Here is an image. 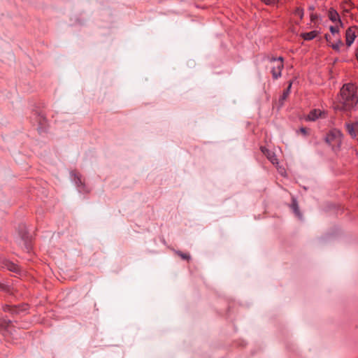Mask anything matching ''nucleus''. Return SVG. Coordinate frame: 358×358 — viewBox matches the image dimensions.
Segmentation results:
<instances>
[{
	"instance_id": "1",
	"label": "nucleus",
	"mask_w": 358,
	"mask_h": 358,
	"mask_svg": "<svg viewBox=\"0 0 358 358\" xmlns=\"http://www.w3.org/2000/svg\"><path fill=\"white\" fill-rule=\"evenodd\" d=\"M355 92L356 87L354 85L350 83L344 85L341 90L338 101L335 103V109L346 112L352 110L358 102Z\"/></svg>"
},
{
	"instance_id": "15",
	"label": "nucleus",
	"mask_w": 358,
	"mask_h": 358,
	"mask_svg": "<svg viewBox=\"0 0 358 358\" xmlns=\"http://www.w3.org/2000/svg\"><path fill=\"white\" fill-rule=\"evenodd\" d=\"M4 310L6 312H11L12 313H17L18 312V309L16 307H11L10 306H5Z\"/></svg>"
},
{
	"instance_id": "5",
	"label": "nucleus",
	"mask_w": 358,
	"mask_h": 358,
	"mask_svg": "<svg viewBox=\"0 0 358 358\" xmlns=\"http://www.w3.org/2000/svg\"><path fill=\"white\" fill-rule=\"evenodd\" d=\"M357 29L355 27H350L347 29L345 33L346 45L350 46L355 41L357 36Z\"/></svg>"
},
{
	"instance_id": "14",
	"label": "nucleus",
	"mask_w": 358,
	"mask_h": 358,
	"mask_svg": "<svg viewBox=\"0 0 358 358\" xmlns=\"http://www.w3.org/2000/svg\"><path fill=\"white\" fill-rule=\"evenodd\" d=\"M340 24L336 23L335 26L330 27V31L331 32L333 36L336 37L339 32Z\"/></svg>"
},
{
	"instance_id": "3",
	"label": "nucleus",
	"mask_w": 358,
	"mask_h": 358,
	"mask_svg": "<svg viewBox=\"0 0 358 358\" xmlns=\"http://www.w3.org/2000/svg\"><path fill=\"white\" fill-rule=\"evenodd\" d=\"M272 62L273 66H272L271 73L273 77L277 79L281 76V71L283 68L282 58L273 59Z\"/></svg>"
},
{
	"instance_id": "23",
	"label": "nucleus",
	"mask_w": 358,
	"mask_h": 358,
	"mask_svg": "<svg viewBox=\"0 0 358 358\" xmlns=\"http://www.w3.org/2000/svg\"><path fill=\"white\" fill-rule=\"evenodd\" d=\"M315 15H311V20H312V21H314V20H315Z\"/></svg>"
},
{
	"instance_id": "10",
	"label": "nucleus",
	"mask_w": 358,
	"mask_h": 358,
	"mask_svg": "<svg viewBox=\"0 0 358 358\" xmlns=\"http://www.w3.org/2000/svg\"><path fill=\"white\" fill-rule=\"evenodd\" d=\"M261 149L262 152L268 157V159H269L273 164H275L277 159L275 158L273 154L266 148L262 147Z\"/></svg>"
},
{
	"instance_id": "24",
	"label": "nucleus",
	"mask_w": 358,
	"mask_h": 358,
	"mask_svg": "<svg viewBox=\"0 0 358 358\" xmlns=\"http://www.w3.org/2000/svg\"><path fill=\"white\" fill-rule=\"evenodd\" d=\"M0 289H4L3 285H2L1 283H0Z\"/></svg>"
},
{
	"instance_id": "11",
	"label": "nucleus",
	"mask_w": 358,
	"mask_h": 358,
	"mask_svg": "<svg viewBox=\"0 0 358 358\" xmlns=\"http://www.w3.org/2000/svg\"><path fill=\"white\" fill-rule=\"evenodd\" d=\"M291 87H292V83H289L287 90H285L282 94V95L281 96V97L280 98V100L279 101L280 102V104L282 105L283 103V101L287 98V96H289V92H290V89H291Z\"/></svg>"
},
{
	"instance_id": "8",
	"label": "nucleus",
	"mask_w": 358,
	"mask_h": 358,
	"mask_svg": "<svg viewBox=\"0 0 358 358\" xmlns=\"http://www.w3.org/2000/svg\"><path fill=\"white\" fill-rule=\"evenodd\" d=\"M3 264L4 266L10 271L17 273L20 271L18 266L11 262L5 261Z\"/></svg>"
},
{
	"instance_id": "22",
	"label": "nucleus",
	"mask_w": 358,
	"mask_h": 358,
	"mask_svg": "<svg viewBox=\"0 0 358 358\" xmlns=\"http://www.w3.org/2000/svg\"><path fill=\"white\" fill-rule=\"evenodd\" d=\"M325 38H326L327 41L328 43H331V40H332L331 36L330 35H328V34H326V35H325Z\"/></svg>"
},
{
	"instance_id": "4",
	"label": "nucleus",
	"mask_w": 358,
	"mask_h": 358,
	"mask_svg": "<svg viewBox=\"0 0 358 358\" xmlns=\"http://www.w3.org/2000/svg\"><path fill=\"white\" fill-rule=\"evenodd\" d=\"M345 127L352 138H355L358 136V121L346 122Z\"/></svg>"
},
{
	"instance_id": "12",
	"label": "nucleus",
	"mask_w": 358,
	"mask_h": 358,
	"mask_svg": "<svg viewBox=\"0 0 358 358\" xmlns=\"http://www.w3.org/2000/svg\"><path fill=\"white\" fill-rule=\"evenodd\" d=\"M343 45V43L340 38H336V43L331 44V48L336 51H339L340 48Z\"/></svg>"
},
{
	"instance_id": "6",
	"label": "nucleus",
	"mask_w": 358,
	"mask_h": 358,
	"mask_svg": "<svg viewBox=\"0 0 358 358\" xmlns=\"http://www.w3.org/2000/svg\"><path fill=\"white\" fill-rule=\"evenodd\" d=\"M325 117L324 112L321 111L317 109H314L310 112V113L308 114V115L307 117V120H310V121H315L319 117Z\"/></svg>"
},
{
	"instance_id": "18",
	"label": "nucleus",
	"mask_w": 358,
	"mask_h": 358,
	"mask_svg": "<svg viewBox=\"0 0 358 358\" xmlns=\"http://www.w3.org/2000/svg\"><path fill=\"white\" fill-rule=\"evenodd\" d=\"M262 1L266 5H270V6L275 5L278 1V0H262Z\"/></svg>"
},
{
	"instance_id": "20",
	"label": "nucleus",
	"mask_w": 358,
	"mask_h": 358,
	"mask_svg": "<svg viewBox=\"0 0 358 358\" xmlns=\"http://www.w3.org/2000/svg\"><path fill=\"white\" fill-rule=\"evenodd\" d=\"M10 323V320H3V322L1 323V325H3L4 327L7 328L9 326V324Z\"/></svg>"
},
{
	"instance_id": "7",
	"label": "nucleus",
	"mask_w": 358,
	"mask_h": 358,
	"mask_svg": "<svg viewBox=\"0 0 358 358\" xmlns=\"http://www.w3.org/2000/svg\"><path fill=\"white\" fill-rule=\"evenodd\" d=\"M328 16H329V19L332 22H336V23L339 24L340 26H343L342 22L339 19V15H338V13L335 10L331 9L329 11Z\"/></svg>"
},
{
	"instance_id": "21",
	"label": "nucleus",
	"mask_w": 358,
	"mask_h": 358,
	"mask_svg": "<svg viewBox=\"0 0 358 358\" xmlns=\"http://www.w3.org/2000/svg\"><path fill=\"white\" fill-rule=\"evenodd\" d=\"M300 131L304 135L306 136L307 134H308V129L306 128H301L300 129Z\"/></svg>"
},
{
	"instance_id": "2",
	"label": "nucleus",
	"mask_w": 358,
	"mask_h": 358,
	"mask_svg": "<svg viewBox=\"0 0 358 358\" xmlns=\"http://www.w3.org/2000/svg\"><path fill=\"white\" fill-rule=\"evenodd\" d=\"M342 137V132L338 129H334L327 134L325 141L328 144L332 146L334 150H336L341 146Z\"/></svg>"
},
{
	"instance_id": "9",
	"label": "nucleus",
	"mask_w": 358,
	"mask_h": 358,
	"mask_svg": "<svg viewBox=\"0 0 358 358\" xmlns=\"http://www.w3.org/2000/svg\"><path fill=\"white\" fill-rule=\"evenodd\" d=\"M318 34L317 31H312L308 33H303L301 34V36L306 41H310L315 38Z\"/></svg>"
},
{
	"instance_id": "16",
	"label": "nucleus",
	"mask_w": 358,
	"mask_h": 358,
	"mask_svg": "<svg viewBox=\"0 0 358 358\" xmlns=\"http://www.w3.org/2000/svg\"><path fill=\"white\" fill-rule=\"evenodd\" d=\"M292 208L294 212V213L298 216V217H301V215H300V213L299 211V208H298V206H297V203H296V201L294 200L293 201V203H292Z\"/></svg>"
},
{
	"instance_id": "13",
	"label": "nucleus",
	"mask_w": 358,
	"mask_h": 358,
	"mask_svg": "<svg viewBox=\"0 0 358 358\" xmlns=\"http://www.w3.org/2000/svg\"><path fill=\"white\" fill-rule=\"evenodd\" d=\"M22 239L24 242V245L27 249V251H29L30 248H31V246H30V244H29V238L28 237V236L24 233L23 234H22Z\"/></svg>"
},
{
	"instance_id": "19",
	"label": "nucleus",
	"mask_w": 358,
	"mask_h": 358,
	"mask_svg": "<svg viewBox=\"0 0 358 358\" xmlns=\"http://www.w3.org/2000/svg\"><path fill=\"white\" fill-rule=\"evenodd\" d=\"M295 14L298 15L300 18H302L303 16V12L302 10L297 8L295 11Z\"/></svg>"
},
{
	"instance_id": "17",
	"label": "nucleus",
	"mask_w": 358,
	"mask_h": 358,
	"mask_svg": "<svg viewBox=\"0 0 358 358\" xmlns=\"http://www.w3.org/2000/svg\"><path fill=\"white\" fill-rule=\"evenodd\" d=\"M176 254L183 259L189 260L190 259V256L189 255L182 253L180 251H177Z\"/></svg>"
}]
</instances>
